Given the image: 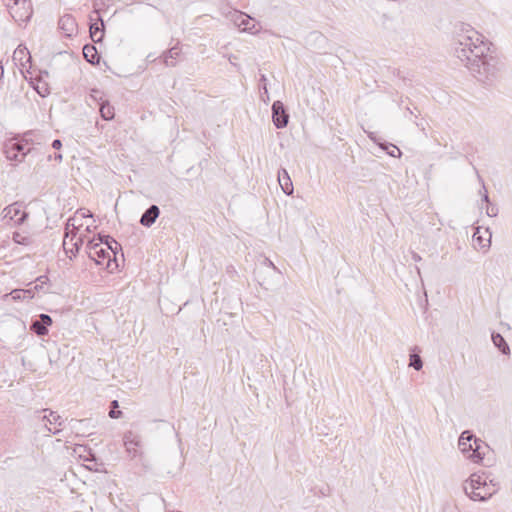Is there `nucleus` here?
I'll list each match as a JSON object with an SVG mask.
<instances>
[{"instance_id": "obj_1", "label": "nucleus", "mask_w": 512, "mask_h": 512, "mask_svg": "<svg viewBox=\"0 0 512 512\" xmlns=\"http://www.w3.org/2000/svg\"><path fill=\"white\" fill-rule=\"evenodd\" d=\"M454 55L479 82L492 85L499 76L500 60L490 51V43L471 25L457 26L453 39Z\"/></svg>"}, {"instance_id": "obj_2", "label": "nucleus", "mask_w": 512, "mask_h": 512, "mask_svg": "<svg viewBox=\"0 0 512 512\" xmlns=\"http://www.w3.org/2000/svg\"><path fill=\"white\" fill-rule=\"evenodd\" d=\"M482 444L484 442L476 438L469 430L463 431L458 440L461 452L474 463H479L483 460V454L480 451Z\"/></svg>"}, {"instance_id": "obj_3", "label": "nucleus", "mask_w": 512, "mask_h": 512, "mask_svg": "<svg viewBox=\"0 0 512 512\" xmlns=\"http://www.w3.org/2000/svg\"><path fill=\"white\" fill-rule=\"evenodd\" d=\"M5 153L9 160L22 161L31 151V144L26 137L12 138L5 143Z\"/></svg>"}, {"instance_id": "obj_4", "label": "nucleus", "mask_w": 512, "mask_h": 512, "mask_svg": "<svg viewBox=\"0 0 512 512\" xmlns=\"http://www.w3.org/2000/svg\"><path fill=\"white\" fill-rule=\"evenodd\" d=\"M102 244H104V239L102 235H99L98 241L91 239L87 242L86 250L89 258L95 261L97 265H104L107 260V267H109L110 254L106 248L102 247Z\"/></svg>"}, {"instance_id": "obj_5", "label": "nucleus", "mask_w": 512, "mask_h": 512, "mask_svg": "<svg viewBox=\"0 0 512 512\" xmlns=\"http://www.w3.org/2000/svg\"><path fill=\"white\" fill-rule=\"evenodd\" d=\"M37 413L39 414L38 418L44 423V427L48 432L56 435L61 431L59 428L50 427V425H57L58 427H61L64 424V420L59 414L48 409H43Z\"/></svg>"}, {"instance_id": "obj_6", "label": "nucleus", "mask_w": 512, "mask_h": 512, "mask_svg": "<svg viewBox=\"0 0 512 512\" xmlns=\"http://www.w3.org/2000/svg\"><path fill=\"white\" fill-rule=\"evenodd\" d=\"M3 217L13 221L16 225H21L28 218V213L22 209L20 203L15 202L4 208Z\"/></svg>"}, {"instance_id": "obj_7", "label": "nucleus", "mask_w": 512, "mask_h": 512, "mask_svg": "<svg viewBox=\"0 0 512 512\" xmlns=\"http://www.w3.org/2000/svg\"><path fill=\"white\" fill-rule=\"evenodd\" d=\"M272 121L278 129L285 128L289 122V115L281 101L272 104Z\"/></svg>"}, {"instance_id": "obj_8", "label": "nucleus", "mask_w": 512, "mask_h": 512, "mask_svg": "<svg viewBox=\"0 0 512 512\" xmlns=\"http://www.w3.org/2000/svg\"><path fill=\"white\" fill-rule=\"evenodd\" d=\"M124 445L126 447V451L133 458L140 455L139 448L141 447V437L137 433L133 431H127L123 437Z\"/></svg>"}, {"instance_id": "obj_9", "label": "nucleus", "mask_w": 512, "mask_h": 512, "mask_svg": "<svg viewBox=\"0 0 512 512\" xmlns=\"http://www.w3.org/2000/svg\"><path fill=\"white\" fill-rule=\"evenodd\" d=\"M232 20L234 23L242 28L243 31H247L250 33H257L259 29L256 27L254 20L247 14L235 11L232 14Z\"/></svg>"}, {"instance_id": "obj_10", "label": "nucleus", "mask_w": 512, "mask_h": 512, "mask_svg": "<svg viewBox=\"0 0 512 512\" xmlns=\"http://www.w3.org/2000/svg\"><path fill=\"white\" fill-rule=\"evenodd\" d=\"M52 324V318L48 314H40L30 324V330L38 336H44L48 333V327Z\"/></svg>"}, {"instance_id": "obj_11", "label": "nucleus", "mask_w": 512, "mask_h": 512, "mask_svg": "<svg viewBox=\"0 0 512 512\" xmlns=\"http://www.w3.org/2000/svg\"><path fill=\"white\" fill-rule=\"evenodd\" d=\"M486 481L487 478H483L482 475L478 473L471 474L470 477L463 483V491L465 495L468 497V493L470 491L478 492L482 487L485 486Z\"/></svg>"}, {"instance_id": "obj_12", "label": "nucleus", "mask_w": 512, "mask_h": 512, "mask_svg": "<svg viewBox=\"0 0 512 512\" xmlns=\"http://www.w3.org/2000/svg\"><path fill=\"white\" fill-rule=\"evenodd\" d=\"M97 19L95 22H90L89 26V32L90 37L95 43H99L102 41L104 37V22L103 19L99 16L98 12L96 11ZM90 21H93V18L90 17Z\"/></svg>"}, {"instance_id": "obj_13", "label": "nucleus", "mask_w": 512, "mask_h": 512, "mask_svg": "<svg viewBox=\"0 0 512 512\" xmlns=\"http://www.w3.org/2000/svg\"><path fill=\"white\" fill-rule=\"evenodd\" d=\"M59 29L63 31V33L71 37L77 32V23L75 18L70 14L63 15L58 22Z\"/></svg>"}, {"instance_id": "obj_14", "label": "nucleus", "mask_w": 512, "mask_h": 512, "mask_svg": "<svg viewBox=\"0 0 512 512\" xmlns=\"http://www.w3.org/2000/svg\"><path fill=\"white\" fill-rule=\"evenodd\" d=\"M498 488H491L488 482H485V486L482 487L478 492L470 491L468 493V497L473 501H481L485 502L490 499L494 494H496Z\"/></svg>"}, {"instance_id": "obj_15", "label": "nucleus", "mask_w": 512, "mask_h": 512, "mask_svg": "<svg viewBox=\"0 0 512 512\" xmlns=\"http://www.w3.org/2000/svg\"><path fill=\"white\" fill-rule=\"evenodd\" d=\"M160 214V209L157 205H151L141 216L140 223L145 227H151Z\"/></svg>"}, {"instance_id": "obj_16", "label": "nucleus", "mask_w": 512, "mask_h": 512, "mask_svg": "<svg viewBox=\"0 0 512 512\" xmlns=\"http://www.w3.org/2000/svg\"><path fill=\"white\" fill-rule=\"evenodd\" d=\"M278 181L286 195H291L293 193V184L286 169L281 168L278 171Z\"/></svg>"}, {"instance_id": "obj_17", "label": "nucleus", "mask_w": 512, "mask_h": 512, "mask_svg": "<svg viewBox=\"0 0 512 512\" xmlns=\"http://www.w3.org/2000/svg\"><path fill=\"white\" fill-rule=\"evenodd\" d=\"M42 288V285L36 284L33 288L30 289H14L11 291L10 295L13 300H29L34 297V291Z\"/></svg>"}, {"instance_id": "obj_18", "label": "nucleus", "mask_w": 512, "mask_h": 512, "mask_svg": "<svg viewBox=\"0 0 512 512\" xmlns=\"http://www.w3.org/2000/svg\"><path fill=\"white\" fill-rule=\"evenodd\" d=\"M83 56L91 64H98L100 61V55L96 47L90 44L83 47Z\"/></svg>"}, {"instance_id": "obj_19", "label": "nucleus", "mask_w": 512, "mask_h": 512, "mask_svg": "<svg viewBox=\"0 0 512 512\" xmlns=\"http://www.w3.org/2000/svg\"><path fill=\"white\" fill-rule=\"evenodd\" d=\"M13 60L18 61L22 66L29 62L30 53L27 48L19 45L13 53Z\"/></svg>"}, {"instance_id": "obj_20", "label": "nucleus", "mask_w": 512, "mask_h": 512, "mask_svg": "<svg viewBox=\"0 0 512 512\" xmlns=\"http://www.w3.org/2000/svg\"><path fill=\"white\" fill-rule=\"evenodd\" d=\"M492 342L497 347L502 354L509 355L510 354V348L507 344L506 340L503 338V336L499 333H493L492 334Z\"/></svg>"}, {"instance_id": "obj_21", "label": "nucleus", "mask_w": 512, "mask_h": 512, "mask_svg": "<svg viewBox=\"0 0 512 512\" xmlns=\"http://www.w3.org/2000/svg\"><path fill=\"white\" fill-rule=\"evenodd\" d=\"M180 49L177 46H174L170 48L165 54H164V63L166 66L174 67L175 62L174 60L179 56Z\"/></svg>"}, {"instance_id": "obj_22", "label": "nucleus", "mask_w": 512, "mask_h": 512, "mask_svg": "<svg viewBox=\"0 0 512 512\" xmlns=\"http://www.w3.org/2000/svg\"><path fill=\"white\" fill-rule=\"evenodd\" d=\"M78 230V226L76 225V218L70 217L66 222L65 227V235L63 240V248L67 250L68 238L70 237V231Z\"/></svg>"}, {"instance_id": "obj_23", "label": "nucleus", "mask_w": 512, "mask_h": 512, "mask_svg": "<svg viewBox=\"0 0 512 512\" xmlns=\"http://www.w3.org/2000/svg\"><path fill=\"white\" fill-rule=\"evenodd\" d=\"M266 81H267L266 76L264 74H262L260 76L259 90H260V98L265 104H267L270 101Z\"/></svg>"}, {"instance_id": "obj_24", "label": "nucleus", "mask_w": 512, "mask_h": 512, "mask_svg": "<svg viewBox=\"0 0 512 512\" xmlns=\"http://www.w3.org/2000/svg\"><path fill=\"white\" fill-rule=\"evenodd\" d=\"M12 239L15 243L24 245V246H28L32 243L31 237L22 232H14Z\"/></svg>"}, {"instance_id": "obj_25", "label": "nucleus", "mask_w": 512, "mask_h": 512, "mask_svg": "<svg viewBox=\"0 0 512 512\" xmlns=\"http://www.w3.org/2000/svg\"><path fill=\"white\" fill-rule=\"evenodd\" d=\"M70 242H71V247L67 246V250H65V253L67 255L70 253L71 254L70 258H71L72 256H75L78 253L81 245L83 244V239H82V237H78V238L76 237L73 241H70Z\"/></svg>"}, {"instance_id": "obj_26", "label": "nucleus", "mask_w": 512, "mask_h": 512, "mask_svg": "<svg viewBox=\"0 0 512 512\" xmlns=\"http://www.w3.org/2000/svg\"><path fill=\"white\" fill-rule=\"evenodd\" d=\"M102 238L104 239V244L107 246V251L111 250L114 254H116L117 249H121L120 244L114 238L108 235L102 236Z\"/></svg>"}, {"instance_id": "obj_27", "label": "nucleus", "mask_w": 512, "mask_h": 512, "mask_svg": "<svg viewBox=\"0 0 512 512\" xmlns=\"http://www.w3.org/2000/svg\"><path fill=\"white\" fill-rule=\"evenodd\" d=\"M100 113L104 120H110L114 117V109L109 104H102L100 107Z\"/></svg>"}, {"instance_id": "obj_28", "label": "nucleus", "mask_w": 512, "mask_h": 512, "mask_svg": "<svg viewBox=\"0 0 512 512\" xmlns=\"http://www.w3.org/2000/svg\"><path fill=\"white\" fill-rule=\"evenodd\" d=\"M409 365L417 371L421 370L423 367V362H422L421 357L417 354H411Z\"/></svg>"}, {"instance_id": "obj_29", "label": "nucleus", "mask_w": 512, "mask_h": 512, "mask_svg": "<svg viewBox=\"0 0 512 512\" xmlns=\"http://www.w3.org/2000/svg\"><path fill=\"white\" fill-rule=\"evenodd\" d=\"M118 407H119L118 401L117 400H113L111 402L110 411H109V416L111 418L117 419V418L121 417L122 412L117 409Z\"/></svg>"}, {"instance_id": "obj_30", "label": "nucleus", "mask_w": 512, "mask_h": 512, "mask_svg": "<svg viewBox=\"0 0 512 512\" xmlns=\"http://www.w3.org/2000/svg\"><path fill=\"white\" fill-rule=\"evenodd\" d=\"M383 149H385L387 151V154L390 155L391 157H400L402 154L400 149L393 144L386 145L385 147H383Z\"/></svg>"}, {"instance_id": "obj_31", "label": "nucleus", "mask_w": 512, "mask_h": 512, "mask_svg": "<svg viewBox=\"0 0 512 512\" xmlns=\"http://www.w3.org/2000/svg\"><path fill=\"white\" fill-rule=\"evenodd\" d=\"M486 214L489 217H496L498 215V207L490 202L487 203Z\"/></svg>"}, {"instance_id": "obj_32", "label": "nucleus", "mask_w": 512, "mask_h": 512, "mask_svg": "<svg viewBox=\"0 0 512 512\" xmlns=\"http://www.w3.org/2000/svg\"><path fill=\"white\" fill-rule=\"evenodd\" d=\"M264 263H265L268 267L272 268V269H273L275 272H277L278 274H281L280 270H279V269L274 265V263H273L270 259L265 258V259H264Z\"/></svg>"}, {"instance_id": "obj_33", "label": "nucleus", "mask_w": 512, "mask_h": 512, "mask_svg": "<svg viewBox=\"0 0 512 512\" xmlns=\"http://www.w3.org/2000/svg\"><path fill=\"white\" fill-rule=\"evenodd\" d=\"M477 233H478V231H477L476 233H474L473 238H474V239H476V241H478V243H479L483 248H484V247H486V246H489V244H490V239H488V244H483V243H482V237H481V236H477Z\"/></svg>"}, {"instance_id": "obj_34", "label": "nucleus", "mask_w": 512, "mask_h": 512, "mask_svg": "<svg viewBox=\"0 0 512 512\" xmlns=\"http://www.w3.org/2000/svg\"><path fill=\"white\" fill-rule=\"evenodd\" d=\"M482 189L484 190V193H483V196H482V201L487 204V203H489V196L487 194V190H486V187H485L484 184L482 185Z\"/></svg>"}, {"instance_id": "obj_35", "label": "nucleus", "mask_w": 512, "mask_h": 512, "mask_svg": "<svg viewBox=\"0 0 512 512\" xmlns=\"http://www.w3.org/2000/svg\"><path fill=\"white\" fill-rule=\"evenodd\" d=\"M52 147L56 150H59L61 147H62V142L61 140L59 139H55L53 142H52Z\"/></svg>"}, {"instance_id": "obj_36", "label": "nucleus", "mask_w": 512, "mask_h": 512, "mask_svg": "<svg viewBox=\"0 0 512 512\" xmlns=\"http://www.w3.org/2000/svg\"><path fill=\"white\" fill-rule=\"evenodd\" d=\"M411 257L415 262H419L422 260L421 256L414 251H411Z\"/></svg>"}, {"instance_id": "obj_37", "label": "nucleus", "mask_w": 512, "mask_h": 512, "mask_svg": "<svg viewBox=\"0 0 512 512\" xmlns=\"http://www.w3.org/2000/svg\"><path fill=\"white\" fill-rule=\"evenodd\" d=\"M77 237V230L70 231V241H73Z\"/></svg>"}, {"instance_id": "obj_38", "label": "nucleus", "mask_w": 512, "mask_h": 512, "mask_svg": "<svg viewBox=\"0 0 512 512\" xmlns=\"http://www.w3.org/2000/svg\"><path fill=\"white\" fill-rule=\"evenodd\" d=\"M415 124L417 127H419L421 130H425V127H424V123L421 121V122H418V121H415Z\"/></svg>"}, {"instance_id": "obj_39", "label": "nucleus", "mask_w": 512, "mask_h": 512, "mask_svg": "<svg viewBox=\"0 0 512 512\" xmlns=\"http://www.w3.org/2000/svg\"><path fill=\"white\" fill-rule=\"evenodd\" d=\"M491 488H498V483L495 482L494 480H490L489 483Z\"/></svg>"}, {"instance_id": "obj_40", "label": "nucleus", "mask_w": 512, "mask_h": 512, "mask_svg": "<svg viewBox=\"0 0 512 512\" xmlns=\"http://www.w3.org/2000/svg\"><path fill=\"white\" fill-rule=\"evenodd\" d=\"M47 280V277L46 276H40L37 278V281L38 282H41V284H44Z\"/></svg>"}, {"instance_id": "obj_41", "label": "nucleus", "mask_w": 512, "mask_h": 512, "mask_svg": "<svg viewBox=\"0 0 512 512\" xmlns=\"http://www.w3.org/2000/svg\"><path fill=\"white\" fill-rule=\"evenodd\" d=\"M54 159L57 160V161H61L62 160V154H60V153L55 154Z\"/></svg>"}, {"instance_id": "obj_42", "label": "nucleus", "mask_w": 512, "mask_h": 512, "mask_svg": "<svg viewBox=\"0 0 512 512\" xmlns=\"http://www.w3.org/2000/svg\"><path fill=\"white\" fill-rule=\"evenodd\" d=\"M3 73H4V69H3L2 63L0 62V79L3 76Z\"/></svg>"}, {"instance_id": "obj_43", "label": "nucleus", "mask_w": 512, "mask_h": 512, "mask_svg": "<svg viewBox=\"0 0 512 512\" xmlns=\"http://www.w3.org/2000/svg\"><path fill=\"white\" fill-rule=\"evenodd\" d=\"M88 213H89V211H87V213H86V212H83V213H82V217L91 216V214H88Z\"/></svg>"}, {"instance_id": "obj_44", "label": "nucleus", "mask_w": 512, "mask_h": 512, "mask_svg": "<svg viewBox=\"0 0 512 512\" xmlns=\"http://www.w3.org/2000/svg\"><path fill=\"white\" fill-rule=\"evenodd\" d=\"M407 112H408L410 115H413V114H414V113H413V111H412L409 107L407 108Z\"/></svg>"}, {"instance_id": "obj_45", "label": "nucleus", "mask_w": 512, "mask_h": 512, "mask_svg": "<svg viewBox=\"0 0 512 512\" xmlns=\"http://www.w3.org/2000/svg\"><path fill=\"white\" fill-rule=\"evenodd\" d=\"M417 274L420 275V268L418 266L415 267Z\"/></svg>"}, {"instance_id": "obj_46", "label": "nucleus", "mask_w": 512, "mask_h": 512, "mask_svg": "<svg viewBox=\"0 0 512 512\" xmlns=\"http://www.w3.org/2000/svg\"><path fill=\"white\" fill-rule=\"evenodd\" d=\"M68 247H71L70 239L68 238Z\"/></svg>"}]
</instances>
